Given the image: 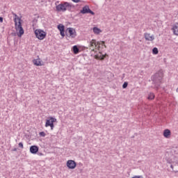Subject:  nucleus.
<instances>
[{
	"label": "nucleus",
	"instance_id": "obj_1",
	"mask_svg": "<svg viewBox=\"0 0 178 178\" xmlns=\"http://www.w3.org/2000/svg\"><path fill=\"white\" fill-rule=\"evenodd\" d=\"M163 77V72L162 71H159L156 72L154 75L152 76V81L153 84L154 88L158 90L161 86V83H162V79Z\"/></svg>",
	"mask_w": 178,
	"mask_h": 178
},
{
	"label": "nucleus",
	"instance_id": "obj_2",
	"mask_svg": "<svg viewBox=\"0 0 178 178\" xmlns=\"http://www.w3.org/2000/svg\"><path fill=\"white\" fill-rule=\"evenodd\" d=\"M72 6H73L70 3L64 2L60 3L56 6L57 12H66V10H72Z\"/></svg>",
	"mask_w": 178,
	"mask_h": 178
},
{
	"label": "nucleus",
	"instance_id": "obj_3",
	"mask_svg": "<svg viewBox=\"0 0 178 178\" xmlns=\"http://www.w3.org/2000/svg\"><path fill=\"white\" fill-rule=\"evenodd\" d=\"M22 19L20 18H15L14 22L15 24V29L17 31H19L17 33L18 37H22L23 34H24V29L22 26V22H20Z\"/></svg>",
	"mask_w": 178,
	"mask_h": 178
},
{
	"label": "nucleus",
	"instance_id": "obj_4",
	"mask_svg": "<svg viewBox=\"0 0 178 178\" xmlns=\"http://www.w3.org/2000/svg\"><path fill=\"white\" fill-rule=\"evenodd\" d=\"M35 35L38 40H44L47 37V33L41 29H36L35 31Z\"/></svg>",
	"mask_w": 178,
	"mask_h": 178
},
{
	"label": "nucleus",
	"instance_id": "obj_5",
	"mask_svg": "<svg viewBox=\"0 0 178 178\" xmlns=\"http://www.w3.org/2000/svg\"><path fill=\"white\" fill-rule=\"evenodd\" d=\"M55 122H56V118H54L53 117H50L49 120H46V123H45V127H51V130H54V123H55Z\"/></svg>",
	"mask_w": 178,
	"mask_h": 178
},
{
	"label": "nucleus",
	"instance_id": "obj_6",
	"mask_svg": "<svg viewBox=\"0 0 178 178\" xmlns=\"http://www.w3.org/2000/svg\"><path fill=\"white\" fill-rule=\"evenodd\" d=\"M79 13H82V15H86L87 13H90V15H95V13H94L91 9H90V6H85L82 8V10H80Z\"/></svg>",
	"mask_w": 178,
	"mask_h": 178
},
{
	"label": "nucleus",
	"instance_id": "obj_7",
	"mask_svg": "<svg viewBox=\"0 0 178 178\" xmlns=\"http://www.w3.org/2000/svg\"><path fill=\"white\" fill-rule=\"evenodd\" d=\"M67 166L68 169H75L76 166H77V163L73 160H68L67 161Z\"/></svg>",
	"mask_w": 178,
	"mask_h": 178
},
{
	"label": "nucleus",
	"instance_id": "obj_8",
	"mask_svg": "<svg viewBox=\"0 0 178 178\" xmlns=\"http://www.w3.org/2000/svg\"><path fill=\"white\" fill-rule=\"evenodd\" d=\"M67 31H68L71 38H76L77 34L76 33V29L73 28H67Z\"/></svg>",
	"mask_w": 178,
	"mask_h": 178
},
{
	"label": "nucleus",
	"instance_id": "obj_9",
	"mask_svg": "<svg viewBox=\"0 0 178 178\" xmlns=\"http://www.w3.org/2000/svg\"><path fill=\"white\" fill-rule=\"evenodd\" d=\"M58 29L60 31V35L65 37V26L62 24H60L58 25Z\"/></svg>",
	"mask_w": 178,
	"mask_h": 178
},
{
	"label": "nucleus",
	"instance_id": "obj_10",
	"mask_svg": "<svg viewBox=\"0 0 178 178\" xmlns=\"http://www.w3.org/2000/svg\"><path fill=\"white\" fill-rule=\"evenodd\" d=\"M145 38L146 41H154L155 40V38L154 37V35L145 33Z\"/></svg>",
	"mask_w": 178,
	"mask_h": 178
},
{
	"label": "nucleus",
	"instance_id": "obj_11",
	"mask_svg": "<svg viewBox=\"0 0 178 178\" xmlns=\"http://www.w3.org/2000/svg\"><path fill=\"white\" fill-rule=\"evenodd\" d=\"M97 45H101V42H97V40L93 39L90 42L89 47L90 48H92V47H97Z\"/></svg>",
	"mask_w": 178,
	"mask_h": 178
},
{
	"label": "nucleus",
	"instance_id": "obj_12",
	"mask_svg": "<svg viewBox=\"0 0 178 178\" xmlns=\"http://www.w3.org/2000/svg\"><path fill=\"white\" fill-rule=\"evenodd\" d=\"M38 146H35V145H32L30 147V152L31 154H37V152H38Z\"/></svg>",
	"mask_w": 178,
	"mask_h": 178
},
{
	"label": "nucleus",
	"instance_id": "obj_13",
	"mask_svg": "<svg viewBox=\"0 0 178 178\" xmlns=\"http://www.w3.org/2000/svg\"><path fill=\"white\" fill-rule=\"evenodd\" d=\"M106 57V54L104 55L101 52H99V54L95 55V59H97L100 60H104V59H105Z\"/></svg>",
	"mask_w": 178,
	"mask_h": 178
},
{
	"label": "nucleus",
	"instance_id": "obj_14",
	"mask_svg": "<svg viewBox=\"0 0 178 178\" xmlns=\"http://www.w3.org/2000/svg\"><path fill=\"white\" fill-rule=\"evenodd\" d=\"M172 31L175 35H178V22L173 25Z\"/></svg>",
	"mask_w": 178,
	"mask_h": 178
},
{
	"label": "nucleus",
	"instance_id": "obj_15",
	"mask_svg": "<svg viewBox=\"0 0 178 178\" xmlns=\"http://www.w3.org/2000/svg\"><path fill=\"white\" fill-rule=\"evenodd\" d=\"M170 134H171L170 130H169V129H165L164 130L163 136L165 138H169L170 137Z\"/></svg>",
	"mask_w": 178,
	"mask_h": 178
},
{
	"label": "nucleus",
	"instance_id": "obj_16",
	"mask_svg": "<svg viewBox=\"0 0 178 178\" xmlns=\"http://www.w3.org/2000/svg\"><path fill=\"white\" fill-rule=\"evenodd\" d=\"M33 63L34 65H35L36 66H42V61H40V59H36L33 60Z\"/></svg>",
	"mask_w": 178,
	"mask_h": 178
},
{
	"label": "nucleus",
	"instance_id": "obj_17",
	"mask_svg": "<svg viewBox=\"0 0 178 178\" xmlns=\"http://www.w3.org/2000/svg\"><path fill=\"white\" fill-rule=\"evenodd\" d=\"M73 49V52L75 55H76V54H79V52H80V49H79V47L75 45L72 47Z\"/></svg>",
	"mask_w": 178,
	"mask_h": 178
},
{
	"label": "nucleus",
	"instance_id": "obj_18",
	"mask_svg": "<svg viewBox=\"0 0 178 178\" xmlns=\"http://www.w3.org/2000/svg\"><path fill=\"white\" fill-rule=\"evenodd\" d=\"M171 152L172 155H178V148L177 147H174L171 149Z\"/></svg>",
	"mask_w": 178,
	"mask_h": 178
},
{
	"label": "nucleus",
	"instance_id": "obj_19",
	"mask_svg": "<svg viewBox=\"0 0 178 178\" xmlns=\"http://www.w3.org/2000/svg\"><path fill=\"white\" fill-rule=\"evenodd\" d=\"M154 98H155V95L152 92L149 93L147 96V99H149L150 101L154 99Z\"/></svg>",
	"mask_w": 178,
	"mask_h": 178
},
{
	"label": "nucleus",
	"instance_id": "obj_20",
	"mask_svg": "<svg viewBox=\"0 0 178 178\" xmlns=\"http://www.w3.org/2000/svg\"><path fill=\"white\" fill-rule=\"evenodd\" d=\"M93 32L95 33V34H99V33H101V30L97 27H94Z\"/></svg>",
	"mask_w": 178,
	"mask_h": 178
},
{
	"label": "nucleus",
	"instance_id": "obj_21",
	"mask_svg": "<svg viewBox=\"0 0 178 178\" xmlns=\"http://www.w3.org/2000/svg\"><path fill=\"white\" fill-rule=\"evenodd\" d=\"M159 51L158 50V48L154 47L152 49V53L154 54V55H158Z\"/></svg>",
	"mask_w": 178,
	"mask_h": 178
},
{
	"label": "nucleus",
	"instance_id": "obj_22",
	"mask_svg": "<svg viewBox=\"0 0 178 178\" xmlns=\"http://www.w3.org/2000/svg\"><path fill=\"white\" fill-rule=\"evenodd\" d=\"M127 86H129V83L127 82H124L122 85V88H127Z\"/></svg>",
	"mask_w": 178,
	"mask_h": 178
},
{
	"label": "nucleus",
	"instance_id": "obj_23",
	"mask_svg": "<svg viewBox=\"0 0 178 178\" xmlns=\"http://www.w3.org/2000/svg\"><path fill=\"white\" fill-rule=\"evenodd\" d=\"M40 137H45V132L42 131L39 133Z\"/></svg>",
	"mask_w": 178,
	"mask_h": 178
},
{
	"label": "nucleus",
	"instance_id": "obj_24",
	"mask_svg": "<svg viewBox=\"0 0 178 178\" xmlns=\"http://www.w3.org/2000/svg\"><path fill=\"white\" fill-rule=\"evenodd\" d=\"M103 45V47H104V48H106V45H105V42H104V41H102V42H100V45Z\"/></svg>",
	"mask_w": 178,
	"mask_h": 178
},
{
	"label": "nucleus",
	"instance_id": "obj_25",
	"mask_svg": "<svg viewBox=\"0 0 178 178\" xmlns=\"http://www.w3.org/2000/svg\"><path fill=\"white\" fill-rule=\"evenodd\" d=\"M99 45H101V44H97V47H95V49H98V51H99V49L101 48V46H99Z\"/></svg>",
	"mask_w": 178,
	"mask_h": 178
},
{
	"label": "nucleus",
	"instance_id": "obj_26",
	"mask_svg": "<svg viewBox=\"0 0 178 178\" xmlns=\"http://www.w3.org/2000/svg\"><path fill=\"white\" fill-rule=\"evenodd\" d=\"M90 49L92 52H97V51H95V49H94V47H90Z\"/></svg>",
	"mask_w": 178,
	"mask_h": 178
},
{
	"label": "nucleus",
	"instance_id": "obj_27",
	"mask_svg": "<svg viewBox=\"0 0 178 178\" xmlns=\"http://www.w3.org/2000/svg\"><path fill=\"white\" fill-rule=\"evenodd\" d=\"M18 145H19V148H24L23 143H19Z\"/></svg>",
	"mask_w": 178,
	"mask_h": 178
},
{
	"label": "nucleus",
	"instance_id": "obj_28",
	"mask_svg": "<svg viewBox=\"0 0 178 178\" xmlns=\"http://www.w3.org/2000/svg\"><path fill=\"white\" fill-rule=\"evenodd\" d=\"M131 178H143V176H138V175H136Z\"/></svg>",
	"mask_w": 178,
	"mask_h": 178
},
{
	"label": "nucleus",
	"instance_id": "obj_29",
	"mask_svg": "<svg viewBox=\"0 0 178 178\" xmlns=\"http://www.w3.org/2000/svg\"><path fill=\"white\" fill-rule=\"evenodd\" d=\"M72 2H74L75 3H79L80 2V0H72Z\"/></svg>",
	"mask_w": 178,
	"mask_h": 178
},
{
	"label": "nucleus",
	"instance_id": "obj_30",
	"mask_svg": "<svg viewBox=\"0 0 178 178\" xmlns=\"http://www.w3.org/2000/svg\"><path fill=\"white\" fill-rule=\"evenodd\" d=\"M0 23H3V18L0 17Z\"/></svg>",
	"mask_w": 178,
	"mask_h": 178
},
{
	"label": "nucleus",
	"instance_id": "obj_31",
	"mask_svg": "<svg viewBox=\"0 0 178 178\" xmlns=\"http://www.w3.org/2000/svg\"><path fill=\"white\" fill-rule=\"evenodd\" d=\"M170 168L173 169V165H170Z\"/></svg>",
	"mask_w": 178,
	"mask_h": 178
},
{
	"label": "nucleus",
	"instance_id": "obj_32",
	"mask_svg": "<svg viewBox=\"0 0 178 178\" xmlns=\"http://www.w3.org/2000/svg\"><path fill=\"white\" fill-rule=\"evenodd\" d=\"M13 151H17V149H14Z\"/></svg>",
	"mask_w": 178,
	"mask_h": 178
},
{
	"label": "nucleus",
	"instance_id": "obj_33",
	"mask_svg": "<svg viewBox=\"0 0 178 178\" xmlns=\"http://www.w3.org/2000/svg\"><path fill=\"white\" fill-rule=\"evenodd\" d=\"M14 15H15V16H17L16 14H14Z\"/></svg>",
	"mask_w": 178,
	"mask_h": 178
}]
</instances>
